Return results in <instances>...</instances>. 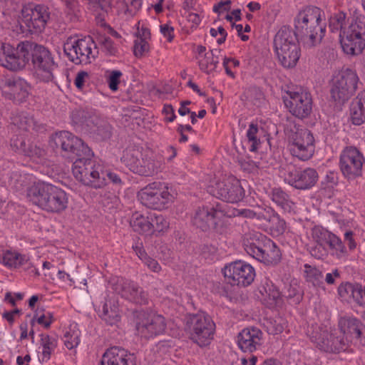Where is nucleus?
<instances>
[{"label": "nucleus", "mask_w": 365, "mask_h": 365, "mask_svg": "<svg viewBox=\"0 0 365 365\" xmlns=\"http://www.w3.org/2000/svg\"><path fill=\"white\" fill-rule=\"evenodd\" d=\"M26 196L31 205L50 214H61L69 204V195L64 190L42 180L29 187Z\"/></svg>", "instance_id": "f257e3e1"}, {"label": "nucleus", "mask_w": 365, "mask_h": 365, "mask_svg": "<svg viewBox=\"0 0 365 365\" xmlns=\"http://www.w3.org/2000/svg\"><path fill=\"white\" fill-rule=\"evenodd\" d=\"M324 12L317 6H307L294 18L297 35L304 46L314 47L321 43L326 33Z\"/></svg>", "instance_id": "f03ea898"}, {"label": "nucleus", "mask_w": 365, "mask_h": 365, "mask_svg": "<svg viewBox=\"0 0 365 365\" xmlns=\"http://www.w3.org/2000/svg\"><path fill=\"white\" fill-rule=\"evenodd\" d=\"M185 330L189 338L199 346L209 345L213 339L215 324L205 312L188 314L185 318Z\"/></svg>", "instance_id": "7ed1b4c3"}, {"label": "nucleus", "mask_w": 365, "mask_h": 365, "mask_svg": "<svg viewBox=\"0 0 365 365\" xmlns=\"http://www.w3.org/2000/svg\"><path fill=\"white\" fill-rule=\"evenodd\" d=\"M92 156L83 155L73 163L72 173L75 178L85 185L95 189L103 188L107 185L104 179L103 167L91 159Z\"/></svg>", "instance_id": "20e7f679"}, {"label": "nucleus", "mask_w": 365, "mask_h": 365, "mask_svg": "<svg viewBox=\"0 0 365 365\" xmlns=\"http://www.w3.org/2000/svg\"><path fill=\"white\" fill-rule=\"evenodd\" d=\"M309 330V336L312 343L320 350L329 353H338L346 350L349 340L344 339L338 329L327 326L314 325Z\"/></svg>", "instance_id": "39448f33"}, {"label": "nucleus", "mask_w": 365, "mask_h": 365, "mask_svg": "<svg viewBox=\"0 0 365 365\" xmlns=\"http://www.w3.org/2000/svg\"><path fill=\"white\" fill-rule=\"evenodd\" d=\"M122 163L134 173L143 176H151L157 170L154 153L146 149L140 153L138 149L128 148L121 158Z\"/></svg>", "instance_id": "423d86ee"}, {"label": "nucleus", "mask_w": 365, "mask_h": 365, "mask_svg": "<svg viewBox=\"0 0 365 365\" xmlns=\"http://www.w3.org/2000/svg\"><path fill=\"white\" fill-rule=\"evenodd\" d=\"M63 51L69 60L75 64L90 63L98 53L96 44L91 36L68 38L63 45Z\"/></svg>", "instance_id": "0eeeda50"}, {"label": "nucleus", "mask_w": 365, "mask_h": 365, "mask_svg": "<svg viewBox=\"0 0 365 365\" xmlns=\"http://www.w3.org/2000/svg\"><path fill=\"white\" fill-rule=\"evenodd\" d=\"M255 240H247L245 250L248 255L265 264H277L281 259V252L276 244L261 234Z\"/></svg>", "instance_id": "6e6552de"}, {"label": "nucleus", "mask_w": 365, "mask_h": 365, "mask_svg": "<svg viewBox=\"0 0 365 365\" xmlns=\"http://www.w3.org/2000/svg\"><path fill=\"white\" fill-rule=\"evenodd\" d=\"M359 81L354 70L342 69L332 79L331 98L337 103H344L355 93Z\"/></svg>", "instance_id": "1a4fd4ad"}, {"label": "nucleus", "mask_w": 365, "mask_h": 365, "mask_svg": "<svg viewBox=\"0 0 365 365\" xmlns=\"http://www.w3.org/2000/svg\"><path fill=\"white\" fill-rule=\"evenodd\" d=\"M339 36L344 53L352 56L361 54L365 48V22L358 18L352 19Z\"/></svg>", "instance_id": "9d476101"}, {"label": "nucleus", "mask_w": 365, "mask_h": 365, "mask_svg": "<svg viewBox=\"0 0 365 365\" xmlns=\"http://www.w3.org/2000/svg\"><path fill=\"white\" fill-rule=\"evenodd\" d=\"M283 101L289 112L298 118L308 117L312 110V95L302 88L288 91L283 96Z\"/></svg>", "instance_id": "9b49d317"}, {"label": "nucleus", "mask_w": 365, "mask_h": 365, "mask_svg": "<svg viewBox=\"0 0 365 365\" xmlns=\"http://www.w3.org/2000/svg\"><path fill=\"white\" fill-rule=\"evenodd\" d=\"M365 158L362 153L354 146H346L339 156V168L347 179H354L362 174Z\"/></svg>", "instance_id": "f8f14e48"}, {"label": "nucleus", "mask_w": 365, "mask_h": 365, "mask_svg": "<svg viewBox=\"0 0 365 365\" xmlns=\"http://www.w3.org/2000/svg\"><path fill=\"white\" fill-rule=\"evenodd\" d=\"M50 19V12L46 6L25 5L21 9V22L25 24L31 33H41L46 26Z\"/></svg>", "instance_id": "ddd939ff"}, {"label": "nucleus", "mask_w": 365, "mask_h": 365, "mask_svg": "<svg viewBox=\"0 0 365 365\" xmlns=\"http://www.w3.org/2000/svg\"><path fill=\"white\" fill-rule=\"evenodd\" d=\"M208 192L230 203L240 202L245 196V190L240 182L232 176L216 182L214 185L209 187Z\"/></svg>", "instance_id": "4468645a"}, {"label": "nucleus", "mask_w": 365, "mask_h": 365, "mask_svg": "<svg viewBox=\"0 0 365 365\" xmlns=\"http://www.w3.org/2000/svg\"><path fill=\"white\" fill-rule=\"evenodd\" d=\"M0 89L2 96L14 102L26 101L32 89L31 85L25 79L18 77H6L0 80Z\"/></svg>", "instance_id": "2eb2a0df"}, {"label": "nucleus", "mask_w": 365, "mask_h": 365, "mask_svg": "<svg viewBox=\"0 0 365 365\" xmlns=\"http://www.w3.org/2000/svg\"><path fill=\"white\" fill-rule=\"evenodd\" d=\"M284 181L297 190H309L314 187L319 179L317 171L312 168H297L289 165L285 169Z\"/></svg>", "instance_id": "dca6fc26"}, {"label": "nucleus", "mask_w": 365, "mask_h": 365, "mask_svg": "<svg viewBox=\"0 0 365 365\" xmlns=\"http://www.w3.org/2000/svg\"><path fill=\"white\" fill-rule=\"evenodd\" d=\"M31 63L34 76L38 81L49 82L53 79V71L56 66L51 52L46 48L39 45Z\"/></svg>", "instance_id": "f3484780"}, {"label": "nucleus", "mask_w": 365, "mask_h": 365, "mask_svg": "<svg viewBox=\"0 0 365 365\" xmlns=\"http://www.w3.org/2000/svg\"><path fill=\"white\" fill-rule=\"evenodd\" d=\"M223 274L228 283L242 287L250 285L255 277V269L240 260L227 265L223 269Z\"/></svg>", "instance_id": "a211bd4d"}, {"label": "nucleus", "mask_w": 365, "mask_h": 365, "mask_svg": "<svg viewBox=\"0 0 365 365\" xmlns=\"http://www.w3.org/2000/svg\"><path fill=\"white\" fill-rule=\"evenodd\" d=\"M52 140L57 147L60 146L63 151L74 154L77 158L83 155L93 156V155L90 148L81 139L68 131L63 130L56 133L52 137Z\"/></svg>", "instance_id": "6ab92c4d"}, {"label": "nucleus", "mask_w": 365, "mask_h": 365, "mask_svg": "<svg viewBox=\"0 0 365 365\" xmlns=\"http://www.w3.org/2000/svg\"><path fill=\"white\" fill-rule=\"evenodd\" d=\"M312 237L314 241H319L328 252L337 259L342 257L346 253V247L341 240L334 234L320 226H314L312 229Z\"/></svg>", "instance_id": "aec40b11"}, {"label": "nucleus", "mask_w": 365, "mask_h": 365, "mask_svg": "<svg viewBox=\"0 0 365 365\" xmlns=\"http://www.w3.org/2000/svg\"><path fill=\"white\" fill-rule=\"evenodd\" d=\"M99 365H137V356L125 349L112 346L103 353Z\"/></svg>", "instance_id": "412c9836"}, {"label": "nucleus", "mask_w": 365, "mask_h": 365, "mask_svg": "<svg viewBox=\"0 0 365 365\" xmlns=\"http://www.w3.org/2000/svg\"><path fill=\"white\" fill-rule=\"evenodd\" d=\"M224 212L222 205L218 202L215 205L202 207L196 211L192 223L201 230L207 231L214 220L220 217Z\"/></svg>", "instance_id": "4be33fe9"}, {"label": "nucleus", "mask_w": 365, "mask_h": 365, "mask_svg": "<svg viewBox=\"0 0 365 365\" xmlns=\"http://www.w3.org/2000/svg\"><path fill=\"white\" fill-rule=\"evenodd\" d=\"M263 333L255 327L243 329L237 335V345L243 352L252 353L262 343Z\"/></svg>", "instance_id": "5701e85b"}, {"label": "nucleus", "mask_w": 365, "mask_h": 365, "mask_svg": "<svg viewBox=\"0 0 365 365\" xmlns=\"http://www.w3.org/2000/svg\"><path fill=\"white\" fill-rule=\"evenodd\" d=\"M38 44L25 41L20 42L15 47V59L13 62V71L23 69L34 56L36 50L38 49Z\"/></svg>", "instance_id": "b1692460"}, {"label": "nucleus", "mask_w": 365, "mask_h": 365, "mask_svg": "<svg viewBox=\"0 0 365 365\" xmlns=\"http://www.w3.org/2000/svg\"><path fill=\"white\" fill-rule=\"evenodd\" d=\"M58 345V338L48 334H39L38 346L37 348V357L38 361L43 364L50 361Z\"/></svg>", "instance_id": "393cba45"}, {"label": "nucleus", "mask_w": 365, "mask_h": 365, "mask_svg": "<svg viewBox=\"0 0 365 365\" xmlns=\"http://www.w3.org/2000/svg\"><path fill=\"white\" fill-rule=\"evenodd\" d=\"M339 331L341 332L344 339H347L349 342L350 339H360L362 336V331L365 326L361 322L355 317H341L338 323Z\"/></svg>", "instance_id": "a878e982"}, {"label": "nucleus", "mask_w": 365, "mask_h": 365, "mask_svg": "<svg viewBox=\"0 0 365 365\" xmlns=\"http://www.w3.org/2000/svg\"><path fill=\"white\" fill-rule=\"evenodd\" d=\"M138 197L144 206L158 210L160 205V182L148 184L138 192Z\"/></svg>", "instance_id": "bb28decb"}, {"label": "nucleus", "mask_w": 365, "mask_h": 365, "mask_svg": "<svg viewBox=\"0 0 365 365\" xmlns=\"http://www.w3.org/2000/svg\"><path fill=\"white\" fill-rule=\"evenodd\" d=\"M155 225H158V220L155 214H150V217H144L140 214H134L130 220V226L134 232L146 235H152L155 230Z\"/></svg>", "instance_id": "cd10ccee"}, {"label": "nucleus", "mask_w": 365, "mask_h": 365, "mask_svg": "<svg viewBox=\"0 0 365 365\" xmlns=\"http://www.w3.org/2000/svg\"><path fill=\"white\" fill-rule=\"evenodd\" d=\"M274 51L281 65L286 68L294 67L301 55V49L298 43L290 44V46L280 48Z\"/></svg>", "instance_id": "c85d7f7f"}, {"label": "nucleus", "mask_w": 365, "mask_h": 365, "mask_svg": "<svg viewBox=\"0 0 365 365\" xmlns=\"http://www.w3.org/2000/svg\"><path fill=\"white\" fill-rule=\"evenodd\" d=\"M28 262L29 257L16 250L7 249L0 252V264L9 269H19Z\"/></svg>", "instance_id": "c756f323"}, {"label": "nucleus", "mask_w": 365, "mask_h": 365, "mask_svg": "<svg viewBox=\"0 0 365 365\" xmlns=\"http://www.w3.org/2000/svg\"><path fill=\"white\" fill-rule=\"evenodd\" d=\"M120 293L123 297L136 304H145L148 302L147 294L133 282L123 281Z\"/></svg>", "instance_id": "7c9ffc66"}, {"label": "nucleus", "mask_w": 365, "mask_h": 365, "mask_svg": "<svg viewBox=\"0 0 365 365\" xmlns=\"http://www.w3.org/2000/svg\"><path fill=\"white\" fill-rule=\"evenodd\" d=\"M361 292V284L359 283H341L338 287V294L343 300H353L358 305L363 307L365 305V301L362 299Z\"/></svg>", "instance_id": "2f4dec72"}, {"label": "nucleus", "mask_w": 365, "mask_h": 365, "mask_svg": "<svg viewBox=\"0 0 365 365\" xmlns=\"http://www.w3.org/2000/svg\"><path fill=\"white\" fill-rule=\"evenodd\" d=\"M269 196L272 201L285 213L294 211V203L290 196L280 187H274L270 191Z\"/></svg>", "instance_id": "473e14b6"}, {"label": "nucleus", "mask_w": 365, "mask_h": 365, "mask_svg": "<svg viewBox=\"0 0 365 365\" xmlns=\"http://www.w3.org/2000/svg\"><path fill=\"white\" fill-rule=\"evenodd\" d=\"M298 35L289 26H283L276 34L274 38V50L298 43Z\"/></svg>", "instance_id": "72a5a7b5"}, {"label": "nucleus", "mask_w": 365, "mask_h": 365, "mask_svg": "<svg viewBox=\"0 0 365 365\" xmlns=\"http://www.w3.org/2000/svg\"><path fill=\"white\" fill-rule=\"evenodd\" d=\"M133 52L136 56H142L149 49L148 39L150 36V30L140 23H138L137 31L135 32Z\"/></svg>", "instance_id": "f704fd0d"}, {"label": "nucleus", "mask_w": 365, "mask_h": 365, "mask_svg": "<svg viewBox=\"0 0 365 365\" xmlns=\"http://www.w3.org/2000/svg\"><path fill=\"white\" fill-rule=\"evenodd\" d=\"M101 317L103 320L111 326L116 325L120 322L121 316L118 302L115 299H106L103 306Z\"/></svg>", "instance_id": "c9c22d12"}, {"label": "nucleus", "mask_w": 365, "mask_h": 365, "mask_svg": "<svg viewBox=\"0 0 365 365\" xmlns=\"http://www.w3.org/2000/svg\"><path fill=\"white\" fill-rule=\"evenodd\" d=\"M158 317L154 314H149L146 317H144L141 322L137 324V331L141 336L145 338L153 337L158 334V324L155 319Z\"/></svg>", "instance_id": "e433bc0d"}, {"label": "nucleus", "mask_w": 365, "mask_h": 365, "mask_svg": "<svg viewBox=\"0 0 365 365\" xmlns=\"http://www.w3.org/2000/svg\"><path fill=\"white\" fill-rule=\"evenodd\" d=\"M35 182L36 181H33L31 175L23 173L19 171L12 172L9 179V185L11 188L16 191H21L26 189V192L28 187Z\"/></svg>", "instance_id": "4c0bfd02"}, {"label": "nucleus", "mask_w": 365, "mask_h": 365, "mask_svg": "<svg viewBox=\"0 0 365 365\" xmlns=\"http://www.w3.org/2000/svg\"><path fill=\"white\" fill-rule=\"evenodd\" d=\"M350 116L352 123L356 125H360L365 121V98L360 95L351 101Z\"/></svg>", "instance_id": "58836bf2"}, {"label": "nucleus", "mask_w": 365, "mask_h": 365, "mask_svg": "<svg viewBox=\"0 0 365 365\" xmlns=\"http://www.w3.org/2000/svg\"><path fill=\"white\" fill-rule=\"evenodd\" d=\"M81 331L76 323H73L66 330L63 341L65 346L69 349H76L81 343Z\"/></svg>", "instance_id": "ea45409f"}, {"label": "nucleus", "mask_w": 365, "mask_h": 365, "mask_svg": "<svg viewBox=\"0 0 365 365\" xmlns=\"http://www.w3.org/2000/svg\"><path fill=\"white\" fill-rule=\"evenodd\" d=\"M263 131V128H259L256 123L252 122L249 125V128L247 130L246 136L248 143L250 144V151L256 152L259 148V146L262 143L260 136Z\"/></svg>", "instance_id": "a19ab883"}, {"label": "nucleus", "mask_w": 365, "mask_h": 365, "mask_svg": "<svg viewBox=\"0 0 365 365\" xmlns=\"http://www.w3.org/2000/svg\"><path fill=\"white\" fill-rule=\"evenodd\" d=\"M15 59V47L9 43L0 42V65L13 71Z\"/></svg>", "instance_id": "79ce46f5"}, {"label": "nucleus", "mask_w": 365, "mask_h": 365, "mask_svg": "<svg viewBox=\"0 0 365 365\" xmlns=\"http://www.w3.org/2000/svg\"><path fill=\"white\" fill-rule=\"evenodd\" d=\"M289 149L292 156L306 161L310 159L314 153V147H309L296 142L289 141Z\"/></svg>", "instance_id": "37998d69"}, {"label": "nucleus", "mask_w": 365, "mask_h": 365, "mask_svg": "<svg viewBox=\"0 0 365 365\" xmlns=\"http://www.w3.org/2000/svg\"><path fill=\"white\" fill-rule=\"evenodd\" d=\"M219 52L220 51L215 49L205 53L203 57L199 59L200 69L205 73H210L214 71L219 63L218 56H216V53Z\"/></svg>", "instance_id": "c03bdc74"}, {"label": "nucleus", "mask_w": 365, "mask_h": 365, "mask_svg": "<svg viewBox=\"0 0 365 365\" xmlns=\"http://www.w3.org/2000/svg\"><path fill=\"white\" fill-rule=\"evenodd\" d=\"M282 297L288 299L290 303L297 304L302 299V292L296 282L286 284L282 291Z\"/></svg>", "instance_id": "a18cd8bd"}, {"label": "nucleus", "mask_w": 365, "mask_h": 365, "mask_svg": "<svg viewBox=\"0 0 365 365\" xmlns=\"http://www.w3.org/2000/svg\"><path fill=\"white\" fill-rule=\"evenodd\" d=\"M141 0H123L119 3V14L125 17L135 16L141 9Z\"/></svg>", "instance_id": "49530a36"}, {"label": "nucleus", "mask_w": 365, "mask_h": 365, "mask_svg": "<svg viewBox=\"0 0 365 365\" xmlns=\"http://www.w3.org/2000/svg\"><path fill=\"white\" fill-rule=\"evenodd\" d=\"M289 141L299 143L309 147H314V136L307 128L298 129L290 136Z\"/></svg>", "instance_id": "de8ad7c7"}, {"label": "nucleus", "mask_w": 365, "mask_h": 365, "mask_svg": "<svg viewBox=\"0 0 365 365\" xmlns=\"http://www.w3.org/2000/svg\"><path fill=\"white\" fill-rule=\"evenodd\" d=\"M304 268V276L307 282H311L314 287H319L323 283V275L319 269L308 264H305Z\"/></svg>", "instance_id": "09e8293b"}, {"label": "nucleus", "mask_w": 365, "mask_h": 365, "mask_svg": "<svg viewBox=\"0 0 365 365\" xmlns=\"http://www.w3.org/2000/svg\"><path fill=\"white\" fill-rule=\"evenodd\" d=\"M123 73L119 70H107L105 73V78L109 89L116 92L121 83Z\"/></svg>", "instance_id": "8fccbe9b"}, {"label": "nucleus", "mask_w": 365, "mask_h": 365, "mask_svg": "<svg viewBox=\"0 0 365 365\" xmlns=\"http://www.w3.org/2000/svg\"><path fill=\"white\" fill-rule=\"evenodd\" d=\"M10 145L14 152L26 155L29 144L27 143L26 139L23 135H16L11 139Z\"/></svg>", "instance_id": "3c124183"}, {"label": "nucleus", "mask_w": 365, "mask_h": 365, "mask_svg": "<svg viewBox=\"0 0 365 365\" xmlns=\"http://www.w3.org/2000/svg\"><path fill=\"white\" fill-rule=\"evenodd\" d=\"M346 22V14L339 12L331 16L329 19V29L331 32L340 31L342 34Z\"/></svg>", "instance_id": "603ef678"}, {"label": "nucleus", "mask_w": 365, "mask_h": 365, "mask_svg": "<svg viewBox=\"0 0 365 365\" xmlns=\"http://www.w3.org/2000/svg\"><path fill=\"white\" fill-rule=\"evenodd\" d=\"M33 320L43 328L48 329L54 322V317L53 313L49 311L36 312Z\"/></svg>", "instance_id": "864d4df0"}, {"label": "nucleus", "mask_w": 365, "mask_h": 365, "mask_svg": "<svg viewBox=\"0 0 365 365\" xmlns=\"http://www.w3.org/2000/svg\"><path fill=\"white\" fill-rule=\"evenodd\" d=\"M266 327L269 334H279L287 327V322L283 318L278 317L268 321Z\"/></svg>", "instance_id": "5fc2aeb1"}, {"label": "nucleus", "mask_w": 365, "mask_h": 365, "mask_svg": "<svg viewBox=\"0 0 365 365\" xmlns=\"http://www.w3.org/2000/svg\"><path fill=\"white\" fill-rule=\"evenodd\" d=\"M12 124L21 130H28L33 126L34 120L32 118L21 113L16 115L12 118Z\"/></svg>", "instance_id": "6e6d98bb"}, {"label": "nucleus", "mask_w": 365, "mask_h": 365, "mask_svg": "<svg viewBox=\"0 0 365 365\" xmlns=\"http://www.w3.org/2000/svg\"><path fill=\"white\" fill-rule=\"evenodd\" d=\"M234 216H240L245 218L254 219L256 218L257 220H266L267 218L264 215V214L261 212H256L253 210L251 209H238L235 210L233 212Z\"/></svg>", "instance_id": "4d7b16f0"}, {"label": "nucleus", "mask_w": 365, "mask_h": 365, "mask_svg": "<svg viewBox=\"0 0 365 365\" xmlns=\"http://www.w3.org/2000/svg\"><path fill=\"white\" fill-rule=\"evenodd\" d=\"M315 245L309 247V253L317 259L326 257L329 252L319 241H314Z\"/></svg>", "instance_id": "13d9d810"}, {"label": "nucleus", "mask_w": 365, "mask_h": 365, "mask_svg": "<svg viewBox=\"0 0 365 365\" xmlns=\"http://www.w3.org/2000/svg\"><path fill=\"white\" fill-rule=\"evenodd\" d=\"M46 155V151L36 145H29L26 156L30 157L34 160H41Z\"/></svg>", "instance_id": "bf43d9fd"}, {"label": "nucleus", "mask_w": 365, "mask_h": 365, "mask_svg": "<svg viewBox=\"0 0 365 365\" xmlns=\"http://www.w3.org/2000/svg\"><path fill=\"white\" fill-rule=\"evenodd\" d=\"M172 191V188L168 184L165 185L163 190L161 191V205H163V207H168L173 202L174 195L171 193Z\"/></svg>", "instance_id": "052dcab7"}, {"label": "nucleus", "mask_w": 365, "mask_h": 365, "mask_svg": "<svg viewBox=\"0 0 365 365\" xmlns=\"http://www.w3.org/2000/svg\"><path fill=\"white\" fill-rule=\"evenodd\" d=\"M89 79V75L86 71H79L74 80V85L79 90H83L85 88L86 83Z\"/></svg>", "instance_id": "680f3d73"}, {"label": "nucleus", "mask_w": 365, "mask_h": 365, "mask_svg": "<svg viewBox=\"0 0 365 365\" xmlns=\"http://www.w3.org/2000/svg\"><path fill=\"white\" fill-rule=\"evenodd\" d=\"M103 47L109 55L115 56L118 52L116 46L110 38H106L103 42Z\"/></svg>", "instance_id": "e2e57ef3"}, {"label": "nucleus", "mask_w": 365, "mask_h": 365, "mask_svg": "<svg viewBox=\"0 0 365 365\" xmlns=\"http://www.w3.org/2000/svg\"><path fill=\"white\" fill-rule=\"evenodd\" d=\"M161 34L168 42H171L175 37L174 28L168 24L161 25Z\"/></svg>", "instance_id": "0e129e2a"}, {"label": "nucleus", "mask_w": 365, "mask_h": 365, "mask_svg": "<svg viewBox=\"0 0 365 365\" xmlns=\"http://www.w3.org/2000/svg\"><path fill=\"white\" fill-rule=\"evenodd\" d=\"M162 113L165 115V120L166 121L173 122L176 118L174 109L170 104L164 105Z\"/></svg>", "instance_id": "69168bd1"}, {"label": "nucleus", "mask_w": 365, "mask_h": 365, "mask_svg": "<svg viewBox=\"0 0 365 365\" xmlns=\"http://www.w3.org/2000/svg\"><path fill=\"white\" fill-rule=\"evenodd\" d=\"M268 288H264L265 292L267 293L269 299L272 300H277L282 296V292H280L274 285H267Z\"/></svg>", "instance_id": "338daca9"}, {"label": "nucleus", "mask_w": 365, "mask_h": 365, "mask_svg": "<svg viewBox=\"0 0 365 365\" xmlns=\"http://www.w3.org/2000/svg\"><path fill=\"white\" fill-rule=\"evenodd\" d=\"M104 179L108 181L109 180L115 185H121L122 180L119 175L115 173L103 170Z\"/></svg>", "instance_id": "774afa93"}]
</instances>
